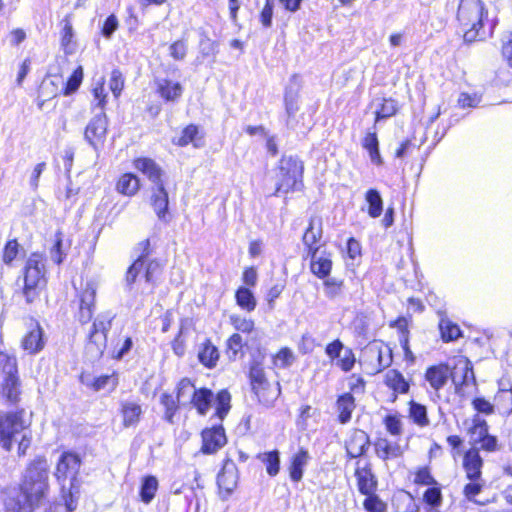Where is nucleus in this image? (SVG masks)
<instances>
[{
  "label": "nucleus",
  "instance_id": "f257e3e1",
  "mask_svg": "<svg viewBox=\"0 0 512 512\" xmlns=\"http://www.w3.org/2000/svg\"><path fill=\"white\" fill-rule=\"evenodd\" d=\"M49 465L43 457L36 458L27 468L22 483V491L26 500L34 508L38 507L49 489Z\"/></svg>",
  "mask_w": 512,
  "mask_h": 512
},
{
  "label": "nucleus",
  "instance_id": "f03ea898",
  "mask_svg": "<svg viewBox=\"0 0 512 512\" xmlns=\"http://www.w3.org/2000/svg\"><path fill=\"white\" fill-rule=\"evenodd\" d=\"M487 15L485 4L482 0H460L457 10L463 37L466 42L476 41L480 37L483 28V18Z\"/></svg>",
  "mask_w": 512,
  "mask_h": 512
},
{
  "label": "nucleus",
  "instance_id": "7ed1b4c3",
  "mask_svg": "<svg viewBox=\"0 0 512 512\" xmlns=\"http://www.w3.org/2000/svg\"><path fill=\"white\" fill-rule=\"evenodd\" d=\"M81 466L79 456L72 452H64L58 459L54 476L61 487L64 501L73 500V495L78 493V474Z\"/></svg>",
  "mask_w": 512,
  "mask_h": 512
},
{
  "label": "nucleus",
  "instance_id": "20e7f679",
  "mask_svg": "<svg viewBox=\"0 0 512 512\" xmlns=\"http://www.w3.org/2000/svg\"><path fill=\"white\" fill-rule=\"evenodd\" d=\"M44 257L39 253H32L24 268V286L22 295L28 304L35 301L39 296L40 288L45 283Z\"/></svg>",
  "mask_w": 512,
  "mask_h": 512
},
{
  "label": "nucleus",
  "instance_id": "39448f33",
  "mask_svg": "<svg viewBox=\"0 0 512 512\" xmlns=\"http://www.w3.org/2000/svg\"><path fill=\"white\" fill-rule=\"evenodd\" d=\"M303 164L296 158L283 157L277 173L276 193L298 189L302 184Z\"/></svg>",
  "mask_w": 512,
  "mask_h": 512
},
{
  "label": "nucleus",
  "instance_id": "423d86ee",
  "mask_svg": "<svg viewBox=\"0 0 512 512\" xmlns=\"http://www.w3.org/2000/svg\"><path fill=\"white\" fill-rule=\"evenodd\" d=\"M29 426L30 422L24 419V411H0V446L5 451H11L14 437Z\"/></svg>",
  "mask_w": 512,
  "mask_h": 512
},
{
  "label": "nucleus",
  "instance_id": "0eeeda50",
  "mask_svg": "<svg viewBox=\"0 0 512 512\" xmlns=\"http://www.w3.org/2000/svg\"><path fill=\"white\" fill-rule=\"evenodd\" d=\"M0 393L10 402L19 395L16 358L4 352H0Z\"/></svg>",
  "mask_w": 512,
  "mask_h": 512
},
{
  "label": "nucleus",
  "instance_id": "6e6552de",
  "mask_svg": "<svg viewBox=\"0 0 512 512\" xmlns=\"http://www.w3.org/2000/svg\"><path fill=\"white\" fill-rule=\"evenodd\" d=\"M250 380L252 390L258 398V401L265 407H271L280 395V386L277 382H269L265 376L264 370L259 365H254L250 369Z\"/></svg>",
  "mask_w": 512,
  "mask_h": 512
},
{
  "label": "nucleus",
  "instance_id": "1a4fd4ad",
  "mask_svg": "<svg viewBox=\"0 0 512 512\" xmlns=\"http://www.w3.org/2000/svg\"><path fill=\"white\" fill-rule=\"evenodd\" d=\"M450 377L455 386L456 393H462L463 387L475 382L473 368L470 360L465 356L454 358Z\"/></svg>",
  "mask_w": 512,
  "mask_h": 512
},
{
  "label": "nucleus",
  "instance_id": "9d476101",
  "mask_svg": "<svg viewBox=\"0 0 512 512\" xmlns=\"http://www.w3.org/2000/svg\"><path fill=\"white\" fill-rule=\"evenodd\" d=\"M160 273L161 265L159 262L150 261L146 263L143 257H139L128 269L126 281L128 284H132L139 275L143 274L145 281L154 285Z\"/></svg>",
  "mask_w": 512,
  "mask_h": 512
},
{
  "label": "nucleus",
  "instance_id": "9b49d317",
  "mask_svg": "<svg viewBox=\"0 0 512 512\" xmlns=\"http://www.w3.org/2000/svg\"><path fill=\"white\" fill-rule=\"evenodd\" d=\"M107 133V118L104 112L95 115L88 123L85 130V139L94 149L104 144Z\"/></svg>",
  "mask_w": 512,
  "mask_h": 512
},
{
  "label": "nucleus",
  "instance_id": "f8f14e48",
  "mask_svg": "<svg viewBox=\"0 0 512 512\" xmlns=\"http://www.w3.org/2000/svg\"><path fill=\"white\" fill-rule=\"evenodd\" d=\"M97 285L94 281H87L78 295L79 297V320L87 323L93 315L94 301Z\"/></svg>",
  "mask_w": 512,
  "mask_h": 512
},
{
  "label": "nucleus",
  "instance_id": "ddd939ff",
  "mask_svg": "<svg viewBox=\"0 0 512 512\" xmlns=\"http://www.w3.org/2000/svg\"><path fill=\"white\" fill-rule=\"evenodd\" d=\"M227 442L222 425L206 428L202 431V447L204 454H213L221 449Z\"/></svg>",
  "mask_w": 512,
  "mask_h": 512
},
{
  "label": "nucleus",
  "instance_id": "4468645a",
  "mask_svg": "<svg viewBox=\"0 0 512 512\" xmlns=\"http://www.w3.org/2000/svg\"><path fill=\"white\" fill-rule=\"evenodd\" d=\"M310 257L311 272L318 278H326L332 269L331 255L324 249L315 248L312 253L307 255Z\"/></svg>",
  "mask_w": 512,
  "mask_h": 512
},
{
  "label": "nucleus",
  "instance_id": "2eb2a0df",
  "mask_svg": "<svg viewBox=\"0 0 512 512\" xmlns=\"http://www.w3.org/2000/svg\"><path fill=\"white\" fill-rule=\"evenodd\" d=\"M154 84L156 92L167 102H177L184 91L180 82L168 78H156Z\"/></svg>",
  "mask_w": 512,
  "mask_h": 512
},
{
  "label": "nucleus",
  "instance_id": "dca6fc26",
  "mask_svg": "<svg viewBox=\"0 0 512 512\" xmlns=\"http://www.w3.org/2000/svg\"><path fill=\"white\" fill-rule=\"evenodd\" d=\"M238 475L237 468L233 461H225L221 471L217 476L219 488L229 495L237 486Z\"/></svg>",
  "mask_w": 512,
  "mask_h": 512
},
{
  "label": "nucleus",
  "instance_id": "f3484780",
  "mask_svg": "<svg viewBox=\"0 0 512 512\" xmlns=\"http://www.w3.org/2000/svg\"><path fill=\"white\" fill-rule=\"evenodd\" d=\"M483 467V459L479 454L477 448L469 449L463 457V468L466 473V477L469 480H477L481 478Z\"/></svg>",
  "mask_w": 512,
  "mask_h": 512
},
{
  "label": "nucleus",
  "instance_id": "a211bd4d",
  "mask_svg": "<svg viewBox=\"0 0 512 512\" xmlns=\"http://www.w3.org/2000/svg\"><path fill=\"white\" fill-rule=\"evenodd\" d=\"M375 451L379 458L386 461L401 457L404 454L405 446L386 438H380L375 443Z\"/></svg>",
  "mask_w": 512,
  "mask_h": 512
},
{
  "label": "nucleus",
  "instance_id": "6ab92c4d",
  "mask_svg": "<svg viewBox=\"0 0 512 512\" xmlns=\"http://www.w3.org/2000/svg\"><path fill=\"white\" fill-rule=\"evenodd\" d=\"M355 476L357 478L358 490L361 494H372L376 490L377 481L368 465L361 466L360 462H357Z\"/></svg>",
  "mask_w": 512,
  "mask_h": 512
},
{
  "label": "nucleus",
  "instance_id": "aec40b11",
  "mask_svg": "<svg viewBox=\"0 0 512 512\" xmlns=\"http://www.w3.org/2000/svg\"><path fill=\"white\" fill-rule=\"evenodd\" d=\"M450 377V368L446 364L431 366L426 370L425 379L430 386L439 391L447 383Z\"/></svg>",
  "mask_w": 512,
  "mask_h": 512
},
{
  "label": "nucleus",
  "instance_id": "412c9836",
  "mask_svg": "<svg viewBox=\"0 0 512 512\" xmlns=\"http://www.w3.org/2000/svg\"><path fill=\"white\" fill-rule=\"evenodd\" d=\"M369 444L368 435L362 430L354 431L346 442V452L350 458L363 455Z\"/></svg>",
  "mask_w": 512,
  "mask_h": 512
},
{
  "label": "nucleus",
  "instance_id": "4be33fe9",
  "mask_svg": "<svg viewBox=\"0 0 512 512\" xmlns=\"http://www.w3.org/2000/svg\"><path fill=\"white\" fill-rule=\"evenodd\" d=\"M134 168L143 173L156 186L162 183V170L157 163L150 158H137L133 162Z\"/></svg>",
  "mask_w": 512,
  "mask_h": 512
},
{
  "label": "nucleus",
  "instance_id": "5701e85b",
  "mask_svg": "<svg viewBox=\"0 0 512 512\" xmlns=\"http://www.w3.org/2000/svg\"><path fill=\"white\" fill-rule=\"evenodd\" d=\"M43 330L39 324H34L22 339V347L30 354L37 353L44 348Z\"/></svg>",
  "mask_w": 512,
  "mask_h": 512
},
{
  "label": "nucleus",
  "instance_id": "b1692460",
  "mask_svg": "<svg viewBox=\"0 0 512 512\" xmlns=\"http://www.w3.org/2000/svg\"><path fill=\"white\" fill-rule=\"evenodd\" d=\"M122 422L125 427L136 426L142 415L141 405L134 400H125L120 404Z\"/></svg>",
  "mask_w": 512,
  "mask_h": 512
},
{
  "label": "nucleus",
  "instance_id": "393cba45",
  "mask_svg": "<svg viewBox=\"0 0 512 512\" xmlns=\"http://www.w3.org/2000/svg\"><path fill=\"white\" fill-rule=\"evenodd\" d=\"M111 326V317L109 315H99L92 326L90 340L99 347L104 346L106 342V333Z\"/></svg>",
  "mask_w": 512,
  "mask_h": 512
},
{
  "label": "nucleus",
  "instance_id": "a878e982",
  "mask_svg": "<svg viewBox=\"0 0 512 512\" xmlns=\"http://www.w3.org/2000/svg\"><path fill=\"white\" fill-rule=\"evenodd\" d=\"M355 407V398L351 393H344L338 397L336 411L341 424H346L351 420Z\"/></svg>",
  "mask_w": 512,
  "mask_h": 512
},
{
  "label": "nucleus",
  "instance_id": "bb28decb",
  "mask_svg": "<svg viewBox=\"0 0 512 512\" xmlns=\"http://www.w3.org/2000/svg\"><path fill=\"white\" fill-rule=\"evenodd\" d=\"M322 237L321 230V222L319 219H311L309 223V227L306 229L303 235V243L307 247V255L312 253L315 248H319L316 246L317 242Z\"/></svg>",
  "mask_w": 512,
  "mask_h": 512
},
{
  "label": "nucleus",
  "instance_id": "cd10ccee",
  "mask_svg": "<svg viewBox=\"0 0 512 512\" xmlns=\"http://www.w3.org/2000/svg\"><path fill=\"white\" fill-rule=\"evenodd\" d=\"M310 459L309 453L306 450H299L291 460L289 467L290 478L294 482H299L303 477V471Z\"/></svg>",
  "mask_w": 512,
  "mask_h": 512
},
{
  "label": "nucleus",
  "instance_id": "c85d7f7f",
  "mask_svg": "<svg viewBox=\"0 0 512 512\" xmlns=\"http://www.w3.org/2000/svg\"><path fill=\"white\" fill-rule=\"evenodd\" d=\"M151 202L158 218L165 219L168 210V194L163 183H160V185H158L153 191Z\"/></svg>",
  "mask_w": 512,
  "mask_h": 512
},
{
  "label": "nucleus",
  "instance_id": "c756f323",
  "mask_svg": "<svg viewBox=\"0 0 512 512\" xmlns=\"http://www.w3.org/2000/svg\"><path fill=\"white\" fill-rule=\"evenodd\" d=\"M140 188L139 178L132 173L123 174L117 184L116 190L125 196H133L135 195Z\"/></svg>",
  "mask_w": 512,
  "mask_h": 512
},
{
  "label": "nucleus",
  "instance_id": "7c9ffc66",
  "mask_svg": "<svg viewBox=\"0 0 512 512\" xmlns=\"http://www.w3.org/2000/svg\"><path fill=\"white\" fill-rule=\"evenodd\" d=\"M213 401L214 396L212 391L206 388H200L197 389L195 397H193V401L190 405L196 408L199 414L205 415Z\"/></svg>",
  "mask_w": 512,
  "mask_h": 512
},
{
  "label": "nucleus",
  "instance_id": "2f4dec72",
  "mask_svg": "<svg viewBox=\"0 0 512 512\" xmlns=\"http://www.w3.org/2000/svg\"><path fill=\"white\" fill-rule=\"evenodd\" d=\"M385 384L395 393L405 394L409 390V383L403 375L397 370H389L385 374Z\"/></svg>",
  "mask_w": 512,
  "mask_h": 512
},
{
  "label": "nucleus",
  "instance_id": "473e14b6",
  "mask_svg": "<svg viewBox=\"0 0 512 512\" xmlns=\"http://www.w3.org/2000/svg\"><path fill=\"white\" fill-rule=\"evenodd\" d=\"M468 434L472 442L478 444L488 434V424L486 420L481 418L478 414H475L471 419Z\"/></svg>",
  "mask_w": 512,
  "mask_h": 512
},
{
  "label": "nucleus",
  "instance_id": "72a5a7b5",
  "mask_svg": "<svg viewBox=\"0 0 512 512\" xmlns=\"http://www.w3.org/2000/svg\"><path fill=\"white\" fill-rule=\"evenodd\" d=\"M197 389L189 379H182L178 384L177 401L182 406L190 405Z\"/></svg>",
  "mask_w": 512,
  "mask_h": 512
},
{
  "label": "nucleus",
  "instance_id": "f704fd0d",
  "mask_svg": "<svg viewBox=\"0 0 512 512\" xmlns=\"http://www.w3.org/2000/svg\"><path fill=\"white\" fill-rule=\"evenodd\" d=\"M368 353L371 354L372 357L377 358V366L373 369V373H378L389 367L392 363V351L390 347L385 346L384 348H369Z\"/></svg>",
  "mask_w": 512,
  "mask_h": 512
},
{
  "label": "nucleus",
  "instance_id": "c9c22d12",
  "mask_svg": "<svg viewBox=\"0 0 512 512\" xmlns=\"http://www.w3.org/2000/svg\"><path fill=\"white\" fill-rule=\"evenodd\" d=\"M235 299L237 305L247 312H251L256 308V298L247 287H239L236 291Z\"/></svg>",
  "mask_w": 512,
  "mask_h": 512
},
{
  "label": "nucleus",
  "instance_id": "e433bc0d",
  "mask_svg": "<svg viewBox=\"0 0 512 512\" xmlns=\"http://www.w3.org/2000/svg\"><path fill=\"white\" fill-rule=\"evenodd\" d=\"M362 145L368 151L371 162L376 165H381L382 158L379 152V142L376 133H367L363 139Z\"/></svg>",
  "mask_w": 512,
  "mask_h": 512
},
{
  "label": "nucleus",
  "instance_id": "4c0bfd02",
  "mask_svg": "<svg viewBox=\"0 0 512 512\" xmlns=\"http://www.w3.org/2000/svg\"><path fill=\"white\" fill-rule=\"evenodd\" d=\"M365 200L368 203V214L372 218H377L383 211V200L376 189H369L366 192Z\"/></svg>",
  "mask_w": 512,
  "mask_h": 512
},
{
  "label": "nucleus",
  "instance_id": "58836bf2",
  "mask_svg": "<svg viewBox=\"0 0 512 512\" xmlns=\"http://www.w3.org/2000/svg\"><path fill=\"white\" fill-rule=\"evenodd\" d=\"M409 417L420 427H426L430 424L426 407L414 401L409 402Z\"/></svg>",
  "mask_w": 512,
  "mask_h": 512
},
{
  "label": "nucleus",
  "instance_id": "ea45409f",
  "mask_svg": "<svg viewBox=\"0 0 512 512\" xmlns=\"http://www.w3.org/2000/svg\"><path fill=\"white\" fill-rule=\"evenodd\" d=\"M198 358L203 365L212 368L218 361L219 353L217 348L212 345L211 342L207 341L199 351Z\"/></svg>",
  "mask_w": 512,
  "mask_h": 512
},
{
  "label": "nucleus",
  "instance_id": "a19ab883",
  "mask_svg": "<svg viewBox=\"0 0 512 512\" xmlns=\"http://www.w3.org/2000/svg\"><path fill=\"white\" fill-rule=\"evenodd\" d=\"M258 459L266 466V471L270 476L278 474L280 469V457L277 450L264 452L258 455Z\"/></svg>",
  "mask_w": 512,
  "mask_h": 512
},
{
  "label": "nucleus",
  "instance_id": "79ce46f5",
  "mask_svg": "<svg viewBox=\"0 0 512 512\" xmlns=\"http://www.w3.org/2000/svg\"><path fill=\"white\" fill-rule=\"evenodd\" d=\"M439 329L441 337L445 342L454 341L461 336L460 328L448 318H441Z\"/></svg>",
  "mask_w": 512,
  "mask_h": 512
},
{
  "label": "nucleus",
  "instance_id": "37998d69",
  "mask_svg": "<svg viewBox=\"0 0 512 512\" xmlns=\"http://www.w3.org/2000/svg\"><path fill=\"white\" fill-rule=\"evenodd\" d=\"M158 489V481L154 476H147L143 479L140 497L144 503H150Z\"/></svg>",
  "mask_w": 512,
  "mask_h": 512
},
{
  "label": "nucleus",
  "instance_id": "c03bdc74",
  "mask_svg": "<svg viewBox=\"0 0 512 512\" xmlns=\"http://www.w3.org/2000/svg\"><path fill=\"white\" fill-rule=\"evenodd\" d=\"M230 400H231V396L226 390H222L217 394L214 404H215V415L219 418V420H223V418L229 412Z\"/></svg>",
  "mask_w": 512,
  "mask_h": 512
},
{
  "label": "nucleus",
  "instance_id": "a18cd8bd",
  "mask_svg": "<svg viewBox=\"0 0 512 512\" xmlns=\"http://www.w3.org/2000/svg\"><path fill=\"white\" fill-rule=\"evenodd\" d=\"M324 294L329 299H335L342 295L344 282L337 278H327L324 283Z\"/></svg>",
  "mask_w": 512,
  "mask_h": 512
},
{
  "label": "nucleus",
  "instance_id": "49530a36",
  "mask_svg": "<svg viewBox=\"0 0 512 512\" xmlns=\"http://www.w3.org/2000/svg\"><path fill=\"white\" fill-rule=\"evenodd\" d=\"M73 27L72 24L66 20L62 30L61 46L66 54H72L75 51V43L73 42Z\"/></svg>",
  "mask_w": 512,
  "mask_h": 512
},
{
  "label": "nucleus",
  "instance_id": "de8ad7c7",
  "mask_svg": "<svg viewBox=\"0 0 512 512\" xmlns=\"http://www.w3.org/2000/svg\"><path fill=\"white\" fill-rule=\"evenodd\" d=\"M425 503L434 509H438L442 505L443 497L439 487L428 488L423 495Z\"/></svg>",
  "mask_w": 512,
  "mask_h": 512
},
{
  "label": "nucleus",
  "instance_id": "09e8293b",
  "mask_svg": "<svg viewBox=\"0 0 512 512\" xmlns=\"http://www.w3.org/2000/svg\"><path fill=\"white\" fill-rule=\"evenodd\" d=\"M384 424L387 431L394 436L402 434L403 423L402 418L398 414L387 415L384 419Z\"/></svg>",
  "mask_w": 512,
  "mask_h": 512
},
{
  "label": "nucleus",
  "instance_id": "8fccbe9b",
  "mask_svg": "<svg viewBox=\"0 0 512 512\" xmlns=\"http://www.w3.org/2000/svg\"><path fill=\"white\" fill-rule=\"evenodd\" d=\"M397 112V103L393 99H383L380 109L375 112L376 122L393 116Z\"/></svg>",
  "mask_w": 512,
  "mask_h": 512
},
{
  "label": "nucleus",
  "instance_id": "3c124183",
  "mask_svg": "<svg viewBox=\"0 0 512 512\" xmlns=\"http://www.w3.org/2000/svg\"><path fill=\"white\" fill-rule=\"evenodd\" d=\"M367 497L363 502L364 508L368 512H385L387 509V505L374 494H365Z\"/></svg>",
  "mask_w": 512,
  "mask_h": 512
},
{
  "label": "nucleus",
  "instance_id": "603ef678",
  "mask_svg": "<svg viewBox=\"0 0 512 512\" xmlns=\"http://www.w3.org/2000/svg\"><path fill=\"white\" fill-rule=\"evenodd\" d=\"M82 80L83 68L82 66H79L77 69L74 70L72 75L69 77L65 86L64 94L70 95L74 93L79 88L80 84L82 83Z\"/></svg>",
  "mask_w": 512,
  "mask_h": 512
},
{
  "label": "nucleus",
  "instance_id": "864d4df0",
  "mask_svg": "<svg viewBox=\"0 0 512 512\" xmlns=\"http://www.w3.org/2000/svg\"><path fill=\"white\" fill-rule=\"evenodd\" d=\"M18 253H19V244H18L17 240L8 241L3 249V255H2L3 262L6 265L11 266L13 261L16 259Z\"/></svg>",
  "mask_w": 512,
  "mask_h": 512
},
{
  "label": "nucleus",
  "instance_id": "5fc2aeb1",
  "mask_svg": "<svg viewBox=\"0 0 512 512\" xmlns=\"http://www.w3.org/2000/svg\"><path fill=\"white\" fill-rule=\"evenodd\" d=\"M470 481V483L464 486L463 494L469 501L478 503L474 498L482 491L484 487V481L482 480V478Z\"/></svg>",
  "mask_w": 512,
  "mask_h": 512
},
{
  "label": "nucleus",
  "instance_id": "6e6d98bb",
  "mask_svg": "<svg viewBox=\"0 0 512 512\" xmlns=\"http://www.w3.org/2000/svg\"><path fill=\"white\" fill-rule=\"evenodd\" d=\"M285 109L288 116V119L293 117L295 113L298 111V94L291 89H287L285 92Z\"/></svg>",
  "mask_w": 512,
  "mask_h": 512
},
{
  "label": "nucleus",
  "instance_id": "4d7b16f0",
  "mask_svg": "<svg viewBox=\"0 0 512 512\" xmlns=\"http://www.w3.org/2000/svg\"><path fill=\"white\" fill-rule=\"evenodd\" d=\"M34 507L22 504L18 498L9 497L5 501V512H33Z\"/></svg>",
  "mask_w": 512,
  "mask_h": 512
},
{
  "label": "nucleus",
  "instance_id": "13d9d810",
  "mask_svg": "<svg viewBox=\"0 0 512 512\" xmlns=\"http://www.w3.org/2000/svg\"><path fill=\"white\" fill-rule=\"evenodd\" d=\"M109 88L115 98H118L124 88V78L119 70H113L110 77Z\"/></svg>",
  "mask_w": 512,
  "mask_h": 512
},
{
  "label": "nucleus",
  "instance_id": "bf43d9fd",
  "mask_svg": "<svg viewBox=\"0 0 512 512\" xmlns=\"http://www.w3.org/2000/svg\"><path fill=\"white\" fill-rule=\"evenodd\" d=\"M198 134V128L195 125H188L182 131L181 136L175 142L179 146H186L196 140Z\"/></svg>",
  "mask_w": 512,
  "mask_h": 512
},
{
  "label": "nucleus",
  "instance_id": "052dcab7",
  "mask_svg": "<svg viewBox=\"0 0 512 512\" xmlns=\"http://www.w3.org/2000/svg\"><path fill=\"white\" fill-rule=\"evenodd\" d=\"M243 339L239 334H233L227 341V355L229 358H236L242 350Z\"/></svg>",
  "mask_w": 512,
  "mask_h": 512
},
{
  "label": "nucleus",
  "instance_id": "680f3d73",
  "mask_svg": "<svg viewBox=\"0 0 512 512\" xmlns=\"http://www.w3.org/2000/svg\"><path fill=\"white\" fill-rule=\"evenodd\" d=\"M190 322L191 321L189 319H183L181 321L179 334L172 343L173 351L178 356H182L185 352L184 343L180 338H181L182 334L184 333V330L190 325Z\"/></svg>",
  "mask_w": 512,
  "mask_h": 512
},
{
  "label": "nucleus",
  "instance_id": "e2e57ef3",
  "mask_svg": "<svg viewBox=\"0 0 512 512\" xmlns=\"http://www.w3.org/2000/svg\"><path fill=\"white\" fill-rule=\"evenodd\" d=\"M169 54L174 60L181 61L187 54V44L183 40H178L169 46Z\"/></svg>",
  "mask_w": 512,
  "mask_h": 512
},
{
  "label": "nucleus",
  "instance_id": "0e129e2a",
  "mask_svg": "<svg viewBox=\"0 0 512 512\" xmlns=\"http://www.w3.org/2000/svg\"><path fill=\"white\" fill-rule=\"evenodd\" d=\"M338 359V366L345 372L350 371L355 364L354 353L349 348L345 349Z\"/></svg>",
  "mask_w": 512,
  "mask_h": 512
},
{
  "label": "nucleus",
  "instance_id": "69168bd1",
  "mask_svg": "<svg viewBox=\"0 0 512 512\" xmlns=\"http://www.w3.org/2000/svg\"><path fill=\"white\" fill-rule=\"evenodd\" d=\"M93 95L95 100H97L96 106L103 110L106 104L107 97V93L105 92L104 88V78H101L99 81L95 83V86L93 88Z\"/></svg>",
  "mask_w": 512,
  "mask_h": 512
},
{
  "label": "nucleus",
  "instance_id": "338daca9",
  "mask_svg": "<svg viewBox=\"0 0 512 512\" xmlns=\"http://www.w3.org/2000/svg\"><path fill=\"white\" fill-rule=\"evenodd\" d=\"M414 482L416 484L427 485V486H432V485L437 484L436 480L431 475L430 470L427 467H423L416 472Z\"/></svg>",
  "mask_w": 512,
  "mask_h": 512
},
{
  "label": "nucleus",
  "instance_id": "774afa93",
  "mask_svg": "<svg viewBox=\"0 0 512 512\" xmlns=\"http://www.w3.org/2000/svg\"><path fill=\"white\" fill-rule=\"evenodd\" d=\"M294 361L293 352L289 348H282L275 356V364L287 367Z\"/></svg>",
  "mask_w": 512,
  "mask_h": 512
}]
</instances>
